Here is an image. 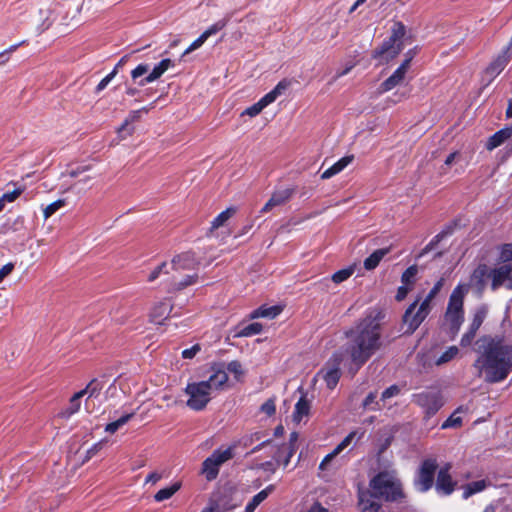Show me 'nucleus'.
<instances>
[{"instance_id": "nucleus-33", "label": "nucleus", "mask_w": 512, "mask_h": 512, "mask_svg": "<svg viewBox=\"0 0 512 512\" xmlns=\"http://www.w3.org/2000/svg\"><path fill=\"white\" fill-rule=\"evenodd\" d=\"M445 319L449 323L451 333L455 336L462 325L464 319L463 313L446 310Z\"/></svg>"}, {"instance_id": "nucleus-56", "label": "nucleus", "mask_w": 512, "mask_h": 512, "mask_svg": "<svg viewBox=\"0 0 512 512\" xmlns=\"http://www.w3.org/2000/svg\"><path fill=\"white\" fill-rule=\"evenodd\" d=\"M260 410L268 416L274 415L276 411L275 401L273 399H268L262 404Z\"/></svg>"}, {"instance_id": "nucleus-26", "label": "nucleus", "mask_w": 512, "mask_h": 512, "mask_svg": "<svg viewBox=\"0 0 512 512\" xmlns=\"http://www.w3.org/2000/svg\"><path fill=\"white\" fill-rule=\"evenodd\" d=\"M354 159L353 155L345 156L341 158L339 161H337L333 166L325 170L322 175L321 179L326 180L331 178L332 176L338 174L341 172L346 166H348Z\"/></svg>"}, {"instance_id": "nucleus-5", "label": "nucleus", "mask_w": 512, "mask_h": 512, "mask_svg": "<svg viewBox=\"0 0 512 512\" xmlns=\"http://www.w3.org/2000/svg\"><path fill=\"white\" fill-rule=\"evenodd\" d=\"M444 282L445 279L443 277L436 282L434 287L420 304L417 311L415 310L420 301V297L406 309L402 318L403 325L406 326L405 334H412L426 319L431 311V302L442 289Z\"/></svg>"}, {"instance_id": "nucleus-16", "label": "nucleus", "mask_w": 512, "mask_h": 512, "mask_svg": "<svg viewBox=\"0 0 512 512\" xmlns=\"http://www.w3.org/2000/svg\"><path fill=\"white\" fill-rule=\"evenodd\" d=\"M298 440V433L292 432L290 434L289 442L283 443L281 446H272V456L276 462L280 461L281 453H286V457L283 461V466L286 467L289 464L291 457L296 450V442Z\"/></svg>"}, {"instance_id": "nucleus-29", "label": "nucleus", "mask_w": 512, "mask_h": 512, "mask_svg": "<svg viewBox=\"0 0 512 512\" xmlns=\"http://www.w3.org/2000/svg\"><path fill=\"white\" fill-rule=\"evenodd\" d=\"M310 412V402L306 398V394L302 393L299 401L295 405L293 420L300 422L304 416H308Z\"/></svg>"}, {"instance_id": "nucleus-51", "label": "nucleus", "mask_w": 512, "mask_h": 512, "mask_svg": "<svg viewBox=\"0 0 512 512\" xmlns=\"http://www.w3.org/2000/svg\"><path fill=\"white\" fill-rule=\"evenodd\" d=\"M376 397H377L376 393H374V392L369 393L363 401V404H362L363 407L368 408L371 404L374 403L375 406L372 407L371 409L372 410H381L384 405H381L380 401H375Z\"/></svg>"}, {"instance_id": "nucleus-30", "label": "nucleus", "mask_w": 512, "mask_h": 512, "mask_svg": "<svg viewBox=\"0 0 512 512\" xmlns=\"http://www.w3.org/2000/svg\"><path fill=\"white\" fill-rule=\"evenodd\" d=\"M511 137L512 129H502L489 138L488 142L486 143V148L488 150H493Z\"/></svg>"}, {"instance_id": "nucleus-57", "label": "nucleus", "mask_w": 512, "mask_h": 512, "mask_svg": "<svg viewBox=\"0 0 512 512\" xmlns=\"http://www.w3.org/2000/svg\"><path fill=\"white\" fill-rule=\"evenodd\" d=\"M227 370L235 375L237 379L243 375L242 365L239 361H232L228 364Z\"/></svg>"}, {"instance_id": "nucleus-42", "label": "nucleus", "mask_w": 512, "mask_h": 512, "mask_svg": "<svg viewBox=\"0 0 512 512\" xmlns=\"http://www.w3.org/2000/svg\"><path fill=\"white\" fill-rule=\"evenodd\" d=\"M418 273L417 265H412L408 267L401 276V281L405 285H412L414 283V278Z\"/></svg>"}, {"instance_id": "nucleus-19", "label": "nucleus", "mask_w": 512, "mask_h": 512, "mask_svg": "<svg viewBox=\"0 0 512 512\" xmlns=\"http://www.w3.org/2000/svg\"><path fill=\"white\" fill-rule=\"evenodd\" d=\"M173 310V304L170 299L165 298L161 301L156 302L150 311V320L155 324H162L167 319L171 311Z\"/></svg>"}, {"instance_id": "nucleus-8", "label": "nucleus", "mask_w": 512, "mask_h": 512, "mask_svg": "<svg viewBox=\"0 0 512 512\" xmlns=\"http://www.w3.org/2000/svg\"><path fill=\"white\" fill-rule=\"evenodd\" d=\"M232 458L233 449L231 447L225 450H215L203 461L200 473L207 481H213L219 474L220 466Z\"/></svg>"}, {"instance_id": "nucleus-58", "label": "nucleus", "mask_w": 512, "mask_h": 512, "mask_svg": "<svg viewBox=\"0 0 512 512\" xmlns=\"http://www.w3.org/2000/svg\"><path fill=\"white\" fill-rule=\"evenodd\" d=\"M162 477H163V472L153 471L147 475V477L145 479V484L155 486L158 483V481H160L162 479Z\"/></svg>"}, {"instance_id": "nucleus-4", "label": "nucleus", "mask_w": 512, "mask_h": 512, "mask_svg": "<svg viewBox=\"0 0 512 512\" xmlns=\"http://www.w3.org/2000/svg\"><path fill=\"white\" fill-rule=\"evenodd\" d=\"M374 496L386 502H401L405 498L402 483L395 470H384L376 474L369 482Z\"/></svg>"}, {"instance_id": "nucleus-47", "label": "nucleus", "mask_w": 512, "mask_h": 512, "mask_svg": "<svg viewBox=\"0 0 512 512\" xmlns=\"http://www.w3.org/2000/svg\"><path fill=\"white\" fill-rule=\"evenodd\" d=\"M499 260L503 264H508L512 261V244H503L501 246Z\"/></svg>"}, {"instance_id": "nucleus-50", "label": "nucleus", "mask_w": 512, "mask_h": 512, "mask_svg": "<svg viewBox=\"0 0 512 512\" xmlns=\"http://www.w3.org/2000/svg\"><path fill=\"white\" fill-rule=\"evenodd\" d=\"M458 352H459V350H458V348L456 346L450 347L447 351H445L440 356V358L437 360V364L440 365V364L449 362L450 360H452L453 358L456 357Z\"/></svg>"}, {"instance_id": "nucleus-27", "label": "nucleus", "mask_w": 512, "mask_h": 512, "mask_svg": "<svg viewBox=\"0 0 512 512\" xmlns=\"http://www.w3.org/2000/svg\"><path fill=\"white\" fill-rule=\"evenodd\" d=\"M464 294L461 287H457L451 294L447 311L463 313Z\"/></svg>"}, {"instance_id": "nucleus-28", "label": "nucleus", "mask_w": 512, "mask_h": 512, "mask_svg": "<svg viewBox=\"0 0 512 512\" xmlns=\"http://www.w3.org/2000/svg\"><path fill=\"white\" fill-rule=\"evenodd\" d=\"M390 252V248H381L375 250L369 257L364 260V268L366 270L375 269L380 261Z\"/></svg>"}, {"instance_id": "nucleus-49", "label": "nucleus", "mask_w": 512, "mask_h": 512, "mask_svg": "<svg viewBox=\"0 0 512 512\" xmlns=\"http://www.w3.org/2000/svg\"><path fill=\"white\" fill-rule=\"evenodd\" d=\"M91 169V165H79L67 171V175L71 178H77L80 176H84L85 173L89 172Z\"/></svg>"}, {"instance_id": "nucleus-20", "label": "nucleus", "mask_w": 512, "mask_h": 512, "mask_svg": "<svg viewBox=\"0 0 512 512\" xmlns=\"http://www.w3.org/2000/svg\"><path fill=\"white\" fill-rule=\"evenodd\" d=\"M376 499L380 498L374 496V493L370 489L360 491L358 499L360 512H384L382 505Z\"/></svg>"}, {"instance_id": "nucleus-25", "label": "nucleus", "mask_w": 512, "mask_h": 512, "mask_svg": "<svg viewBox=\"0 0 512 512\" xmlns=\"http://www.w3.org/2000/svg\"><path fill=\"white\" fill-rule=\"evenodd\" d=\"M213 370L214 373L205 381L210 386L211 391L222 389L228 381V375L224 369L213 368Z\"/></svg>"}, {"instance_id": "nucleus-3", "label": "nucleus", "mask_w": 512, "mask_h": 512, "mask_svg": "<svg viewBox=\"0 0 512 512\" xmlns=\"http://www.w3.org/2000/svg\"><path fill=\"white\" fill-rule=\"evenodd\" d=\"M171 276L168 279L171 291H180L193 285L198 280L195 272L198 262L191 252H184L174 256L168 263Z\"/></svg>"}, {"instance_id": "nucleus-38", "label": "nucleus", "mask_w": 512, "mask_h": 512, "mask_svg": "<svg viewBox=\"0 0 512 512\" xmlns=\"http://www.w3.org/2000/svg\"><path fill=\"white\" fill-rule=\"evenodd\" d=\"M354 271H355V265L349 266L345 269H341L332 275L331 280L335 284H340V283L346 281L348 278H350L353 275Z\"/></svg>"}, {"instance_id": "nucleus-39", "label": "nucleus", "mask_w": 512, "mask_h": 512, "mask_svg": "<svg viewBox=\"0 0 512 512\" xmlns=\"http://www.w3.org/2000/svg\"><path fill=\"white\" fill-rule=\"evenodd\" d=\"M487 487V482L485 480H479L472 483L467 484L464 487V498H468L474 493L480 492Z\"/></svg>"}, {"instance_id": "nucleus-48", "label": "nucleus", "mask_w": 512, "mask_h": 512, "mask_svg": "<svg viewBox=\"0 0 512 512\" xmlns=\"http://www.w3.org/2000/svg\"><path fill=\"white\" fill-rule=\"evenodd\" d=\"M512 59V38L509 45L498 55L495 64H505Z\"/></svg>"}, {"instance_id": "nucleus-41", "label": "nucleus", "mask_w": 512, "mask_h": 512, "mask_svg": "<svg viewBox=\"0 0 512 512\" xmlns=\"http://www.w3.org/2000/svg\"><path fill=\"white\" fill-rule=\"evenodd\" d=\"M467 411V408L459 407L443 424L442 428H448V427H459L462 424V419L459 416H456L458 412H464Z\"/></svg>"}, {"instance_id": "nucleus-34", "label": "nucleus", "mask_w": 512, "mask_h": 512, "mask_svg": "<svg viewBox=\"0 0 512 512\" xmlns=\"http://www.w3.org/2000/svg\"><path fill=\"white\" fill-rule=\"evenodd\" d=\"M83 392L75 393L69 401V406L60 412L59 416L62 418H69L73 414L79 411L80 409V399L83 397Z\"/></svg>"}, {"instance_id": "nucleus-55", "label": "nucleus", "mask_w": 512, "mask_h": 512, "mask_svg": "<svg viewBox=\"0 0 512 512\" xmlns=\"http://www.w3.org/2000/svg\"><path fill=\"white\" fill-rule=\"evenodd\" d=\"M19 45L20 44L12 45L8 49H6L5 51L1 52L0 53V64H4V63H6V62H8L10 60H13L11 58V54L14 53L17 50Z\"/></svg>"}, {"instance_id": "nucleus-9", "label": "nucleus", "mask_w": 512, "mask_h": 512, "mask_svg": "<svg viewBox=\"0 0 512 512\" xmlns=\"http://www.w3.org/2000/svg\"><path fill=\"white\" fill-rule=\"evenodd\" d=\"M413 401L425 410L428 417L436 414L444 405L441 392L433 389L414 394Z\"/></svg>"}, {"instance_id": "nucleus-53", "label": "nucleus", "mask_w": 512, "mask_h": 512, "mask_svg": "<svg viewBox=\"0 0 512 512\" xmlns=\"http://www.w3.org/2000/svg\"><path fill=\"white\" fill-rule=\"evenodd\" d=\"M279 313L278 307H270V308H259L253 314V317H275Z\"/></svg>"}, {"instance_id": "nucleus-15", "label": "nucleus", "mask_w": 512, "mask_h": 512, "mask_svg": "<svg viewBox=\"0 0 512 512\" xmlns=\"http://www.w3.org/2000/svg\"><path fill=\"white\" fill-rule=\"evenodd\" d=\"M295 194V188H285L275 190L270 199L266 202V204L262 207L261 213H268L273 210L275 207L283 206L287 204L293 195Z\"/></svg>"}, {"instance_id": "nucleus-44", "label": "nucleus", "mask_w": 512, "mask_h": 512, "mask_svg": "<svg viewBox=\"0 0 512 512\" xmlns=\"http://www.w3.org/2000/svg\"><path fill=\"white\" fill-rule=\"evenodd\" d=\"M168 68V66H155L153 71L144 79H142L139 84L145 85L146 83L152 82L158 79Z\"/></svg>"}, {"instance_id": "nucleus-21", "label": "nucleus", "mask_w": 512, "mask_h": 512, "mask_svg": "<svg viewBox=\"0 0 512 512\" xmlns=\"http://www.w3.org/2000/svg\"><path fill=\"white\" fill-rule=\"evenodd\" d=\"M451 469L450 464H446L440 469L436 481V489L446 495L451 494L454 491L456 482L452 480L449 470Z\"/></svg>"}, {"instance_id": "nucleus-40", "label": "nucleus", "mask_w": 512, "mask_h": 512, "mask_svg": "<svg viewBox=\"0 0 512 512\" xmlns=\"http://www.w3.org/2000/svg\"><path fill=\"white\" fill-rule=\"evenodd\" d=\"M134 416V413L126 414L121 416L119 419H117L114 422L108 423L105 427V431L108 433H115L120 427L125 425L132 417Z\"/></svg>"}, {"instance_id": "nucleus-43", "label": "nucleus", "mask_w": 512, "mask_h": 512, "mask_svg": "<svg viewBox=\"0 0 512 512\" xmlns=\"http://www.w3.org/2000/svg\"><path fill=\"white\" fill-rule=\"evenodd\" d=\"M262 329H263L262 324L255 322V323H251V324L247 325L246 327H244L239 332L238 335L244 336V337L252 336V335L259 334L262 331Z\"/></svg>"}, {"instance_id": "nucleus-63", "label": "nucleus", "mask_w": 512, "mask_h": 512, "mask_svg": "<svg viewBox=\"0 0 512 512\" xmlns=\"http://www.w3.org/2000/svg\"><path fill=\"white\" fill-rule=\"evenodd\" d=\"M14 269L13 263H8L0 269V283L7 277Z\"/></svg>"}, {"instance_id": "nucleus-35", "label": "nucleus", "mask_w": 512, "mask_h": 512, "mask_svg": "<svg viewBox=\"0 0 512 512\" xmlns=\"http://www.w3.org/2000/svg\"><path fill=\"white\" fill-rule=\"evenodd\" d=\"M181 482L176 481L171 486L160 489L155 495L154 500L156 502H162L164 500L170 499L176 492L181 489Z\"/></svg>"}, {"instance_id": "nucleus-32", "label": "nucleus", "mask_w": 512, "mask_h": 512, "mask_svg": "<svg viewBox=\"0 0 512 512\" xmlns=\"http://www.w3.org/2000/svg\"><path fill=\"white\" fill-rule=\"evenodd\" d=\"M237 212L235 207H229L225 211L221 212L211 223L210 232L217 230L224 226L226 222L232 218Z\"/></svg>"}, {"instance_id": "nucleus-46", "label": "nucleus", "mask_w": 512, "mask_h": 512, "mask_svg": "<svg viewBox=\"0 0 512 512\" xmlns=\"http://www.w3.org/2000/svg\"><path fill=\"white\" fill-rule=\"evenodd\" d=\"M452 233V228L448 227L447 229L443 230L439 234H437L434 239L424 248L423 253H427L428 251L432 250L442 239H444L447 235Z\"/></svg>"}, {"instance_id": "nucleus-1", "label": "nucleus", "mask_w": 512, "mask_h": 512, "mask_svg": "<svg viewBox=\"0 0 512 512\" xmlns=\"http://www.w3.org/2000/svg\"><path fill=\"white\" fill-rule=\"evenodd\" d=\"M479 357L473 366L487 383L505 380L512 371V345L501 336L484 335L476 343Z\"/></svg>"}, {"instance_id": "nucleus-37", "label": "nucleus", "mask_w": 512, "mask_h": 512, "mask_svg": "<svg viewBox=\"0 0 512 512\" xmlns=\"http://www.w3.org/2000/svg\"><path fill=\"white\" fill-rule=\"evenodd\" d=\"M160 275L166 276L167 280L171 276V271L169 269V265L167 262H163L157 267H155L150 274L148 275V282L152 283L154 282Z\"/></svg>"}, {"instance_id": "nucleus-18", "label": "nucleus", "mask_w": 512, "mask_h": 512, "mask_svg": "<svg viewBox=\"0 0 512 512\" xmlns=\"http://www.w3.org/2000/svg\"><path fill=\"white\" fill-rule=\"evenodd\" d=\"M227 25V20L222 19L214 24H212L209 28H207L196 40H194L188 48L182 53V56L189 54L190 52L200 48L209 37L216 35L219 31H221Z\"/></svg>"}, {"instance_id": "nucleus-11", "label": "nucleus", "mask_w": 512, "mask_h": 512, "mask_svg": "<svg viewBox=\"0 0 512 512\" xmlns=\"http://www.w3.org/2000/svg\"><path fill=\"white\" fill-rule=\"evenodd\" d=\"M437 467L435 459H425L422 462L415 482L421 492H426L433 486Z\"/></svg>"}, {"instance_id": "nucleus-61", "label": "nucleus", "mask_w": 512, "mask_h": 512, "mask_svg": "<svg viewBox=\"0 0 512 512\" xmlns=\"http://www.w3.org/2000/svg\"><path fill=\"white\" fill-rule=\"evenodd\" d=\"M116 73H117V69L115 68L109 75L104 77L98 84L97 91L103 90L108 85V83L112 80V78L116 75Z\"/></svg>"}, {"instance_id": "nucleus-10", "label": "nucleus", "mask_w": 512, "mask_h": 512, "mask_svg": "<svg viewBox=\"0 0 512 512\" xmlns=\"http://www.w3.org/2000/svg\"><path fill=\"white\" fill-rule=\"evenodd\" d=\"M291 85V81L288 79L281 80L276 87L267 93L264 97H262L257 103L248 107L242 115H248L250 117H255L261 113V111L273 103L280 95H282Z\"/></svg>"}, {"instance_id": "nucleus-52", "label": "nucleus", "mask_w": 512, "mask_h": 512, "mask_svg": "<svg viewBox=\"0 0 512 512\" xmlns=\"http://www.w3.org/2000/svg\"><path fill=\"white\" fill-rule=\"evenodd\" d=\"M400 391L401 389L398 385H392L388 387L382 392L380 402L384 403L387 399L397 396L400 393Z\"/></svg>"}, {"instance_id": "nucleus-14", "label": "nucleus", "mask_w": 512, "mask_h": 512, "mask_svg": "<svg viewBox=\"0 0 512 512\" xmlns=\"http://www.w3.org/2000/svg\"><path fill=\"white\" fill-rule=\"evenodd\" d=\"M501 286L512 289V263L502 264L493 269L491 289L495 291Z\"/></svg>"}, {"instance_id": "nucleus-2", "label": "nucleus", "mask_w": 512, "mask_h": 512, "mask_svg": "<svg viewBox=\"0 0 512 512\" xmlns=\"http://www.w3.org/2000/svg\"><path fill=\"white\" fill-rule=\"evenodd\" d=\"M381 319V312H371L345 332L348 339L345 352L355 372L381 348Z\"/></svg>"}, {"instance_id": "nucleus-31", "label": "nucleus", "mask_w": 512, "mask_h": 512, "mask_svg": "<svg viewBox=\"0 0 512 512\" xmlns=\"http://www.w3.org/2000/svg\"><path fill=\"white\" fill-rule=\"evenodd\" d=\"M274 490V485H269L264 490L256 494L252 500L247 504L245 512H254L255 509L268 497V495Z\"/></svg>"}, {"instance_id": "nucleus-12", "label": "nucleus", "mask_w": 512, "mask_h": 512, "mask_svg": "<svg viewBox=\"0 0 512 512\" xmlns=\"http://www.w3.org/2000/svg\"><path fill=\"white\" fill-rule=\"evenodd\" d=\"M343 360L342 354H334L319 372L329 389H334L339 382L341 371L340 364Z\"/></svg>"}, {"instance_id": "nucleus-23", "label": "nucleus", "mask_w": 512, "mask_h": 512, "mask_svg": "<svg viewBox=\"0 0 512 512\" xmlns=\"http://www.w3.org/2000/svg\"><path fill=\"white\" fill-rule=\"evenodd\" d=\"M149 109L144 107L140 110L133 111L129 114V116L125 119L124 123L118 128L117 133L121 138H126L131 136L134 133V127H131L130 124L133 122H137L141 118V113H148Z\"/></svg>"}, {"instance_id": "nucleus-59", "label": "nucleus", "mask_w": 512, "mask_h": 512, "mask_svg": "<svg viewBox=\"0 0 512 512\" xmlns=\"http://www.w3.org/2000/svg\"><path fill=\"white\" fill-rule=\"evenodd\" d=\"M201 350V346L199 344H195L189 349H185L182 351V357L184 359H192L195 355Z\"/></svg>"}, {"instance_id": "nucleus-36", "label": "nucleus", "mask_w": 512, "mask_h": 512, "mask_svg": "<svg viewBox=\"0 0 512 512\" xmlns=\"http://www.w3.org/2000/svg\"><path fill=\"white\" fill-rule=\"evenodd\" d=\"M106 386L105 381H100L98 379L91 380L88 385L85 387V389L81 390L80 392H83V395H88V398L91 397H97L101 390Z\"/></svg>"}, {"instance_id": "nucleus-6", "label": "nucleus", "mask_w": 512, "mask_h": 512, "mask_svg": "<svg viewBox=\"0 0 512 512\" xmlns=\"http://www.w3.org/2000/svg\"><path fill=\"white\" fill-rule=\"evenodd\" d=\"M406 36V27L401 22H394L390 28V36L375 49L373 57L379 62L392 61L401 51Z\"/></svg>"}, {"instance_id": "nucleus-17", "label": "nucleus", "mask_w": 512, "mask_h": 512, "mask_svg": "<svg viewBox=\"0 0 512 512\" xmlns=\"http://www.w3.org/2000/svg\"><path fill=\"white\" fill-rule=\"evenodd\" d=\"M488 279L491 280V283L493 282V269L489 268L486 264H480L473 271L470 283L479 292H483Z\"/></svg>"}, {"instance_id": "nucleus-60", "label": "nucleus", "mask_w": 512, "mask_h": 512, "mask_svg": "<svg viewBox=\"0 0 512 512\" xmlns=\"http://www.w3.org/2000/svg\"><path fill=\"white\" fill-rule=\"evenodd\" d=\"M411 290V287H409L408 285H403V286H400L397 290V293H396V296H395V299L397 301H402L406 298L407 294L409 293V291Z\"/></svg>"}, {"instance_id": "nucleus-54", "label": "nucleus", "mask_w": 512, "mask_h": 512, "mask_svg": "<svg viewBox=\"0 0 512 512\" xmlns=\"http://www.w3.org/2000/svg\"><path fill=\"white\" fill-rule=\"evenodd\" d=\"M107 441L106 440H101L99 442H97L96 444H94L86 453V456L83 460V463L89 461L94 455H96L102 448L103 446L105 445Z\"/></svg>"}, {"instance_id": "nucleus-22", "label": "nucleus", "mask_w": 512, "mask_h": 512, "mask_svg": "<svg viewBox=\"0 0 512 512\" xmlns=\"http://www.w3.org/2000/svg\"><path fill=\"white\" fill-rule=\"evenodd\" d=\"M409 66H399L379 87V92H387L402 84L405 80Z\"/></svg>"}, {"instance_id": "nucleus-64", "label": "nucleus", "mask_w": 512, "mask_h": 512, "mask_svg": "<svg viewBox=\"0 0 512 512\" xmlns=\"http://www.w3.org/2000/svg\"><path fill=\"white\" fill-rule=\"evenodd\" d=\"M147 72L146 66H137L136 69L132 71V77L134 79L144 75Z\"/></svg>"}, {"instance_id": "nucleus-62", "label": "nucleus", "mask_w": 512, "mask_h": 512, "mask_svg": "<svg viewBox=\"0 0 512 512\" xmlns=\"http://www.w3.org/2000/svg\"><path fill=\"white\" fill-rule=\"evenodd\" d=\"M20 194H21V190L16 189V190H14V191H12V192L5 193V194L2 196L1 200H3V203H4L5 201H7V202H13L14 200H16V199L20 196Z\"/></svg>"}, {"instance_id": "nucleus-7", "label": "nucleus", "mask_w": 512, "mask_h": 512, "mask_svg": "<svg viewBox=\"0 0 512 512\" xmlns=\"http://www.w3.org/2000/svg\"><path fill=\"white\" fill-rule=\"evenodd\" d=\"M187 406L195 411L203 410L211 400L210 386L205 381L189 383L185 388Z\"/></svg>"}, {"instance_id": "nucleus-45", "label": "nucleus", "mask_w": 512, "mask_h": 512, "mask_svg": "<svg viewBox=\"0 0 512 512\" xmlns=\"http://www.w3.org/2000/svg\"><path fill=\"white\" fill-rule=\"evenodd\" d=\"M64 199H59L51 204H49L46 208L43 210L44 219L47 220L49 217H51L57 210L62 208L65 205Z\"/></svg>"}, {"instance_id": "nucleus-13", "label": "nucleus", "mask_w": 512, "mask_h": 512, "mask_svg": "<svg viewBox=\"0 0 512 512\" xmlns=\"http://www.w3.org/2000/svg\"><path fill=\"white\" fill-rule=\"evenodd\" d=\"M487 313H488V309L486 306H482L475 311L468 331L461 338V341H460L461 346L466 347L472 343V341L474 340V338L476 336L478 329L483 324V322L487 316Z\"/></svg>"}, {"instance_id": "nucleus-24", "label": "nucleus", "mask_w": 512, "mask_h": 512, "mask_svg": "<svg viewBox=\"0 0 512 512\" xmlns=\"http://www.w3.org/2000/svg\"><path fill=\"white\" fill-rule=\"evenodd\" d=\"M357 432L356 431H352L351 433H349L342 441L341 443H339L336 448L330 453L328 454L323 460L322 462L320 463V466L319 468L321 470H325L327 468V466L329 465V463L339 454L341 453L346 447H348L351 442L353 441V439L355 438Z\"/></svg>"}]
</instances>
